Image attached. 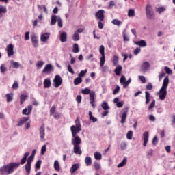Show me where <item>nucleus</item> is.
<instances>
[{
  "label": "nucleus",
  "mask_w": 175,
  "mask_h": 175,
  "mask_svg": "<svg viewBox=\"0 0 175 175\" xmlns=\"http://www.w3.org/2000/svg\"><path fill=\"white\" fill-rule=\"evenodd\" d=\"M75 125L70 126V131L72 133L71 143L74 150V154H77L78 155H81L83 151H81V148H80V144H81V138L77 135V133L81 132V124L79 118L75 121Z\"/></svg>",
  "instance_id": "f257e3e1"
},
{
  "label": "nucleus",
  "mask_w": 175,
  "mask_h": 175,
  "mask_svg": "<svg viewBox=\"0 0 175 175\" xmlns=\"http://www.w3.org/2000/svg\"><path fill=\"white\" fill-rule=\"evenodd\" d=\"M29 157V152H27L24 154L23 157L21 159L20 163H10L7 165H4L0 167V175H9L12 174L16 169L18 168L20 165H24L27 162V158Z\"/></svg>",
  "instance_id": "f03ea898"
},
{
  "label": "nucleus",
  "mask_w": 175,
  "mask_h": 175,
  "mask_svg": "<svg viewBox=\"0 0 175 175\" xmlns=\"http://www.w3.org/2000/svg\"><path fill=\"white\" fill-rule=\"evenodd\" d=\"M167 85H169V77H164L163 85L159 92V97L161 100H165L166 95H167Z\"/></svg>",
  "instance_id": "7ed1b4c3"
},
{
  "label": "nucleus",
  "mask_w": 175,
  "mask_h": 175,
  "mask_svg": "<svg viewBox=\"0 0 175 175\" xmlns=\"http://www.w3.org/2000/svg\"><path fill=\"white\" fill-rule=\"evenodd\" d=\"M81 93L83 94L84 95H88L90 94V103L92 107V109H95L96 107V103L95 101V91L90 90V88H86L83 90H81Z\"/></svg>",
  "instance_id": "20e7f679"
},
{
  "label": "nucleus",
  "mask_w": 175,
  "mask_h": 175,
  "mask_svg": "<svg viewBox=\"0 0 175 175\" xmlns=\"http://www.w3.org/2000/svg\"><path fill=\"white\" fill-rule=\"evenodd\" d=\"M36 154V149H33L32 150L31 154L27 157L26 159V164L25 165L26 174L29 175L31 174V166L32 165V162H33V159H35V154Z\"/></svg>",
  "instance_id": "39448f33"
},
{
  "label": "nucleus",
  "mask_w": 175,
  "mask_h": 175,
  "mask_svg": "<svg viewBox=\"0 0 175 175\" xmlns=\"http://www.w3.org/2000/svg\"><path fill=\"white\" fill-rule=\"evenodd\" d=\"M57 21L58 27H59V28H62L63 24L62 18H61V16L52 14L51 17V25H55V24H57Z\"/></svg>",
  "instance_id": "423d86ee"
},
{
  "label": "nucleus",
  "mask_w": 175,
  "mask_h": 175,
  "mask_svg": "<svg viewBox=\"0 0 175 175\" xmlns=\"http://www.w3.org/2000/svg\"><path fill=\"white\" fill-rule=\"evenodd\" d=\"M146 14L147 18H149V20H153L154 17H155V14H154V11L152 10V7L151 5H146Z\"/></svg>",
  "instance_id": "0eeeda50"
},
{
  "label": "nucleus",
  "mask_w": 175,
  "mask_h": 175,
  "mask_svg": "<svg viewBox=\"0 0 175 175\" xmlns=\"http://www.w3.org/2000/svg\"><path fill=\"white\" fill-rule=\"evenodd\" d=\"M99 53L101 54V57L100 59V66H103L105 62H106V57L105 56V46L100 45L99 46Z\"/></svg>",
  "instance_id": "6e6552de"
},
{
  "label": "nucleus",
  "mask_w": 175,
  "mask_h": 175,
  "mask_svg": "<svg viewBox=\"0 0 175 175\" xmlns=\"http://www.w3.org/2000/svg\"><path fill=\"white\" fill-rule=\"evenodd\" d=\"M128 111H129V108L126 107L123 109H122V113H121V124H125V121H126V117L128 116Z\"/></svg>",
  "instance_id": "1a4fd4ad"
},
{
  "label": "nucleus",
  "mask_w": 175,
  "mask_h": 175,
  "mask_svg": "<svg viewBox=\"0 0 175 175\" xmlns=\"http://www.w3.org/2000/svg\"><path fill=\"white\" fill-rule=\"evenodd\" d=\"M150 70V63L148 62H144L140 66V72L142 73H147Z\"/></svg>",
  "instance_id": "9d476101"
},
{
  "label": "nucleus",
  "mask_w": 175,
  "mask_h": 175,
  "mask_svg": "<svg viewBox=\"0 0 175 175\" xmlns=\"http://www.w3.org/2000/svg\"><path fill=\"white\" fill-rule=\"evenodd\" d=\"M53 84L55 88H58L62 85V78L59 75H56L53 79Z\"/></svg>",
  "instance_id": "9b49d317"
},
{
  "label": "nucleus",
  "mask_w": 175,
  "mask_h": 175,
  "mask_svg": "<svg viewBox=\"0 0 175 175\" xmlns=\"http://www.w3.org/2000/svg\"><path fill=\"white\" fill-rule=\"evenodd\" d=\"M31 40L33 47L38 49V47H39V39L38 36L35 34L31 35Z\"/></svg>",
  "instance_id": "f8f14e48"
},
{
  "label": "nucleus",
  "mask_w": 175,
  "mask_h": 175,
  "mask_svg": "<svg viewBox=\"0 0 175 175\" xmlns=\"http://www.w3.org/2000/svg\"><path fill=\"white\" fill-rule=\"evenodd\" d=\"M83 29L79 28L75 31L72 36V40L74 42H79V40H80V36H79V33H83Z\"/></svg>",
  "instance_id": "ddd939ff"
},
{
  "label": "nucleus",
  "mask_w": 175,
  "mask_h": 175,
  "mask_svg": "<svg viewBox=\"0 0 175 175\" xmlns=\"http://www.w3.org/2000/svg\"><path fill=\"white\" fill-rule=\"evenodd\" d=\"M95 16L97 20H100V21H103V20H105V10H98L96 13Z\"/></svg>",
  "instance_id": "4468645a"
},
{
  "label": "nucleus",
  "mask_w": 175,
  "mask_h": 175,
  "mask_svg": "<svg viewBox=\"0 0 175 175\" xmlns=\"http://www.w3.org/2000/svg\"><path fill=\"white\" fill-rule=\"evenodd\" d=\"M39 135H40V139L43 140V142H44V137L46 136V133H45L44 124H42L39 129Z\"/></svg>",
  "instance_id": "2eb2a0df"
},
{
  "label": "nucleus",
  "mask_w": 175,
  "mask_h": 175,
  "mask_svg": "<svg viewBox=\"0 0 175 175\" xmlns=\"http://www.w3.org/2000/svg\"><path fill=\"white\" fill-rule=\"evenodd\" d=\"M14 46L12 44H10L7 46V54H8V57H12V55H14Z\"/></svg>",
  "instance_id": "dca6fc26"
},
{
  "label": "nucleus",
  "mask_w": 175,
  "mask_h": 175,
  "mask_svg": "<svg viewBox=\"0 0 175 175\" xmlns=\"http://www.w3.org/2000/svg\"><path fill=\"white\" fill-rule=\"evenodd\" d=\"M50 39V33H42L40 36L41 42H46Z\"/></svg>",
  "instance_id": "f3484780"
},
{
  "label": "nucleus",
  "mask_w": 175,
  "mask_h": 175,
  "mask_svg": "<svg viewBox=\"0 0 175 175\" xmlns=\"http://www.w3.org/2000/svg\"><path fill=\"white\" fill-rule=\"evenodd\" d=\"M149 136L150 135H149L148 131H146L143 133V138H144L143 146H144V147H146L147 146V144L148 143Z\"/></svg>",
  "instance_id": "a211bd4d"
},
{
  "label": "nucleus",
  "mask_w": 175,
  "mask_h": 175,
  "mask_svg": "<svg viewBox=\"0 0 175 175\" xmlns=\"http://www.w3.org/2000/svg\"><path fill=\"white\" fill-rule=\"evenodd\" d=\"M53 70V65L51 64H46L42 70V73H50Z\"/></svg>",
  "instance_id": "6ab92c4d"
},
{
  "label": "nucleus",
  "mask_w": 175,
  "mask_h": 175,
  "mask_svg": "<svg viewBox=\"0 0 175 175\" xmlns=\"http://www.w3.org/2000/svg\"><path fill=\"white\" fill-rule=\"evenodd\" d=\"M32 105H29L27 108H25L23 110V114H24L25 116H29V114L32 113Z\"/></svg>",
  "instance_id": "aec40b11"
},
{
  "label": "nucleus",
  "mask_w": 175,
  "mask_h": 175,
  "mask_svg": "<svg viewBox=\"0 0 175 175\" xmlns=\"http://www.w3.org/2000/svg\"><path fill=\"white\" fill-rule=\"evenodd\" d=\"M134 43L137 46H139V47H146L147 46V42L144 40H141L140 41H135Z\"/></svg>",
  "instance_id": "412c9836"
},
{
  "label": "nucleus",
  "mask_w": 175,
  "mask_h": 175,
  "mask_svg": "<svg viewBox=\"0 0 175 175\" xmlns=\"http://www.w3.org/2000/svg\"><path fill=\"white\" fill-rule=\"evenodd\" d=\"M44 88H50L51 87V80L49 78H46L43 82Z\"/></svg>",
  "instance_id": "4be33fe9"
},
{
  "label": "nucleus",
  "mask_w": 175,
  "mask_h": 175,
  "mask_svg": "<svg viewBox=\"0 0 175 175\" xmlns=\"http://www.w3.org/2000/svg\"><path fill=\"white\" fill-rule=\"evenodd\" d=\"M123 40L124 42H129V33L126 32V29H124L122 31Z\"/></svg>",
  "instance_id": "5701e85b"
},
{
  "label": "nucleus",
  "mask_w": 175,
  "mask_h": 175,
  "mask_svg": "<svg viewBox=\"0 0 175 175\" xmlns=\"http://www.w3.org/2000/svg\"><path fill=\"white\" fill-rule=\"evenodd\" d=\"M111 24L116 25L117 27H121V25H122V21L116 18L111 21Z\"/></svg>",
  "instance_id": "b1692460"
},
{
  "label": "nucleus",
  "mask_w": 175,
  "mask_h": 175,
  "mask_svg": "<svg viewBox=\"0 0 175 175\" xmlns=\"http://www.w3.org/2000/svg\"><path fill=\"white\" fill-rule=\"evenodd\" d=\"M114 72H115L116 76H120L121 75V72H122V66H118L115 68Z\"/></svg>",
  "instance_id": "393cba45"
},
{
  "label": "nucleus",
  "mask_w": 175,
  "mask_h": 175,
  "mask_svg": "<svg viewBox=\"0 0 175 175\" xmlns=\"http://www.w3.org/2000/svg\"><path fill=\"white\" fill-rule=\"evenodd\" d=\"M68 35L66 34V32H62L60 35V41L62 43H64V42H66Z\"/></svg>",
  "instance_id": "a878e982"
},
{
  "label": "nucleus",
  "mask_w": 175,
  "mask_h": 175,
  "mask_svg": "<svg viewBox=\"0 0 175 175\" xmlns=\"http://www.w3.org/2000/svg\"><path fill=\"white\" fill-rule=\"evenodd\" d=\"M79 167L80 165L77 163L73 164L70 170V173L73 174V173H75V172H76Z\"/></svg>",
  "instance_id": "bb28decb"
},
{
  "label": "nucleus",
  "mask_w": 175,
  "mask_h": 175,
  "mask_svg": "<svg viewBox=\"0 0 175 175\" xmlns=\"http://www.w3.org/2000/svg\"><path fill=\"white\" fill-rule=\"evenodd\" d=\"M72 53L75 54H77V53H80V49H79V44L77 43H75L72 46Z\"/></svg>",
  "instance_id": "cd10ccee"
},
{
  "label": "nucleus",
  "mask_w": 175,
  "mask_h": 175,
  "mask_svg": "<svg viewBox=\"0 0 175 175\" xmlns=\"http://www.w3.org/2000/svg\"><path fill=\"white\" fill-rule=\"evenodd\" d=\"M28 120H29V118H28V117L23 118L21 120H19V122L18 123V126H23V125H24V124H25V122H27V121H28Z\"/></svg>",
  "instance_id": "c85d7f7f"
},
{
  "label": "nucleus",
  "mask_w": 175,
  "mask_h": 175,
  "mask_svg": "<svg viewBox=\"0 0 175 175\" xmlns=\"http://www.w3.org/2000/svg\"><path fill=\"white\" fill-rule=\"evenodd\" d=\"M53 167L55 170H56V172H59V170L61 169V167L59 166V162L58 161V160H55L54 161Z\"/></svg>",
  "instance_id": "c756f323"
},
{
  "label": "nucleus",
  "mask_w": 175,
  "mask_h": 175,
  "mask_svg": "<svg viewBox=\"0 0 175 175\" xmlns=\"http://www.w3.org/2000/svg\"><path fill=\"white\" fill-rule=\"evenodd\" d=\"M89 120H90V121H92L94 123L98 122V118H96L94 117V116H92V112L91 111H89Z\"/></svg>",
  "instance_id": "7c9ffc66"
},
{
  "label": "nucleus",
  "mask_w": 175,
  "mask_h": 175,
  "mask_svg": "<svg viewBox=\"0 0 175 175\" xmlns=\"http://www.w3.org/2000/svg\"><path fill=\"white\" fill-rule=\"evenodd\" d=\"M85 163L86 166H91L92 163V159L90 157H86L85 159Z\"/></svg>",
  "instance_id": "2f4dec72"
},
{
  "label": "nucleus",
  "mask_w": 175,
  "mask_h": 175,
  "mask_svg": "<svg viewBox=\"0 0 175 175\" xmlns=\"http://www.w3.org/2000/svg\"><path fill=\"white\" fill-rule=\"evenodd\" d=\"M94 156L96 161H100V159H102V154H100L99 152H94Z\"/></svg>",
  "instance_id": "473e14b6"
},
{
  "label": "nucleus",
  "mask_w": 175,
  "mask_h": 175,
  "mask_svg": "<svg viewBox=\"0 0 175 175\" xmlns=\"http://www.w3.org/2000/svg\"><path fill=\"white\" fill-rule=\"evenodd\" d=\"M81 83H83V79H81V77H79L74 79L75 85H79Z\"/></svg>",
  "instance_id": "72a5a7b5"
},
{
  "label": "nucleus",
  "mask_w": 175,
  "mask_h": 175,
  "mask_svg": "<svg viewBox=\"0 0 175 175\" xmlns=\"http://www.w3.org/2000/svg\"><path fill=\"white\" fill-rule=\"evenodd\" d=\"M101 107L103 109V110H109L110 107H109V104H107V102L104 101L101 104Z\"/></svg>",
  "instance_id": "f704fd0d"
},
{
  "label": "nucleus",
  "mask_w": 175,
  "mask_h": 175,
  "mask_svg": "<svg viewBox=\"0 0 175 175\" xmlns=\"http://www.w3.org/2000/svg\"><path fill=\"white\" fill-rule=\"evenodd\" d=\"M126 157H124L122 162L117 165V167H123V166H125L126 165Z\"/></svg>",
  "instance_id": "c9c22d12"
},
{
  "label": "nucleus",
  "mask_w": 175,
  "mask_h": 175,
  "mask_svg": "<svg viewBox=\"0 0 175 175\" xmlns=\"http://www.w3.org/2000/svg\"><path fill=\"white\" fill-rule=\"evenodd\" d=\"M145 98H146V105L150 103V93L148 92H145Z\"/></svg>",
  "instance_id": "e433bc0d"
},
{
  "label": "nucleus",
  "mask_w": 175,
  "mask_h": 175,
  "mask_svg": "<svg viewBox=\"0 0 175 175\" xmlns=\"http://www.w3.org/2000/svg\"><path fill=\"white\" fill-rule=\"evenodd\" d=\"M27 100V95L21 94L20 96V103L23 105Z\"/></svg>",
  "instance_id": "4c0bfd02"
},
{
  "label": "nucleus",
  "mask_w": 175,
  "mask_h": 175,
  "mask_svg": "<svg viewBox=\"0 0 175 175\" xmlns=\"http://www.w3.org/2000/svg\"><path fill=\"white\" fill-rule=\"evenodd\" d=\"M131 81H132V79L129 78L127 81L123 83V88H128V86L131 84Z\"/></svg>",
  "instance_id": "58836bf2"
},
{
  "label": "nucleus",
  "mask_w": 175,
  "mask_h": 175,
  "mask_svg": "<svg viewBox=\"0 0 175 175\" xmlns=\"http://www.w3.org/2000/svg\"><path fill=\"white\" fill-rule=\"evenodd\" d=\"M7 102H12L13 100V93L6 94Z\"/></svg>",
  "instance_id": "ea45409f"
},
{
  "label": "nucleus",
  "mask_w": 175,
  "mask_h": 175,
  "mask_svg": "<svg viewBox=\"0 0 175 175\" xmlns=\"http://www.w3.org/2000/svg\"><path fill=\"white\" fill-rule=\"evenodd\" d=\"M0 70H1V73H5L6 71L8 70V68H6V67L5 66V64H3L1 65L0 66Z\"/></svg>",
  "instance_id": "a19ab883"
},
{
  "label": "nucleus",
  "mask_w": 175,
  "mask_h": 175,
  "mask_svg": "<svg viewBox=\"0 0 175 175\" xmlns=\"http://www.w3.org/2000/svg\"><path fill=\"white\" fill-rule=\"evenodd\" d=\"M100 68H101V70H102V72H103V73H107V72H109V66L103 65V66H100Z\"/></svg>",
  "instance_id": "79ce46f5"
},
{
  "label": "nucleus",
  "mask_w": 175,
  "mask_h": 175,
  "mask_svg": "<svg viewBox=\"0 0 175 175\" xmlns=\"http://www.w3.org/2000/svg\"><path fill=\"white\" fill-rule=\"evenodd\" d=\"M133 136V131H129L126 134V137L128 140H132V137Z\"/></svg>",
  "instance_id": "37998d69"
},
{
  "label": "nucleus",
  "mask_w": 175,
  "mask_h": 175,
  "mask_svg": "<svg viewBox=\"0 0 175 175\" xmlns=\"http://www.w3.org/2000/svg\"><path fill=\"white\" fill-rule=\"evenodd\" d=\"M94 166L96 170H99L100 169V163L98 161H94Z\"/></svg>",
  "instance_id": "c03bdc74"
},
{
  "label": "nucleus",
  "mask_w": 175,
  "mask_h": 175,
  "mask_svg": "<svg viewBox=\"0 0 175 175\" xmlns=\"http://www.w3.org/2000/svg\"><path fill=\"white\" fill-rule=\"evenodd\" d=\"M87 72H88V70L85 69V70H81L80 73L78 75L79 77H84L85 75H87Z\"/></svg>",
  "instance_id": "a18cd8bd"
},
{
  "label": "nucleus",
  "mask_w": 175,
  "mask_h": 175,
  "mask_svg": "<svg viewBox=\"0 0 175 175\" xmlns=\"http://www.w3.org/2000/svg\"><path fill=\"white\" fill-rule=\"evenodd\" d=\"M8 12V10L6 9V6L0 5V14H5Z\"/></svg>",
  "instance_id": "49530a36"
},
{
  "label": "nucleus",
  "mask_w": 175,
  "mask_h": 175,
  "mask_svg": "<svg viewBox=\"0 0 175 175\" xmlns=\"http://www.w3.org/2000/svg\"><path fill=\"white\" fill-rule=\"evenodd\" d=\"M118 59H119L118 56L117 55L113 56V65L117 66L118 64Z\"/></svg>",
  "instance_id": "de8ad7c7"
},
{
  "label": "nucleus",
  "mask_w": 175,
  "mask_h": 175,
  "mask_svg": "<svg viewBox=\"0 0 175 175\" xmlns=\"http://www.w3.org/2000/svg\"><path fill=\"white\" fill-rule=\"evenodd\" d=\"M164 10H165L164 7H160L157 8L156 12H157L159 14H161V13H163Z\"/></svg>",
  "instance_id": "09e8293b"
},
{
  "label": "nucleus",
  "mask_w": 175,
  "mask_h": 175,
  "mask_svg": "<svg viewBox=\"0 0 175 175\" xmlns=\"http://www.w3.org/2000/svg\"><path fill=\"white\" fill-rule=\"evenodd\" d=\"M44 65V62H43V61H39L36 64V66H37V68H38V69H40L42 68V66H43Z\"/></svg>",
  "instance_id": "8fccbe9b"
},
{
  "label": "nucleus",
  "mask_w": 175,
  "mask_h": 175,
  "mask_svg": "<svg viewBox=\"0 0 175 175\" xmlns=\"http://www.w3.org/2000/svg\"><path fill=\"white\" fill-rule=\"evenodd\" d=\"M164 69L167 75H172L173 73L172 69H170V68L168 66H165Z\"/></svg>",
  "instance_id": "3c124183"
},
{
  "label": "nucleus",
  "mask_w": 175,
  "mask_h": 175,
  "mask_svg": "<svg viewBox=\"0 0 175 175\" xmlns=\"http://www.w3.org/2000/svg\"><path fill=\"white\" fill-rule=\"evenodd\" d=\"M12 66L15 69H18V68H20V63L17 62H12Z\"/></svg>",
  "instance_id": "603ef678"
},
{
  "label": "nucleus",
  "mask_w": 175,
  "mask_h": 175,
  "mask_svg": "<svg viewBox=\"0 0 175 175\" xmlns=\"http://www.w3.org/2000/svg\"><path fill=\"white\" fill-rule=\"evenodd\" d=\"M135 16V10L131 9L128 12V16L129 17H133Z\"/></svg>",
  "instance_id": "864d4df0"
},
{
  "label": "nucleus",
  "mask_w": 175,
  "mask_h": 175,
  "mask_svg": "<svg viewBox=\"0 0 175 175\" xmlns=\"http://www.w3.org/2000/svg\"><path fill=\"white\" fill-rule=\"evenodd\" d=\"M154 107H155V100H152L148 109V110H151V109H154Z\"/></svg>",
  "instance_id": "5fc2aeb1"
},
{
  "label": "nucleus",
  "mask_w": 175,
  "mask_h": 175,
  "mask_svg": "<svg viewBox=\"0 0 175 175\" xmlns=\"http://www.w3.org/2000/svg\"><path fill=\"white\" fill-rule=\"evenodd\" d=\"M153 152L154 151L152 149H150L146 154L147 158H151V157H152Z\"/></svg>",
  "instance_id": "6e6d98bb"
},
{
  "label": "nucleus",
  "mask_w": 175,
  "mask_h": 175,
  "mask_svg": "<svg viewBox=\"0 0 175 175\" xmlns=\"http://www.w3.org/2000/svg\"><path fill=\"white\" fill-rule=\"evenodd\" d=\"M42 165V160H38L36 163V169H40Z\"/></svg>",
  "instance_id": "4d7b16f0"
},
{
  "label": "nucleus",
  "mask_w": 175,
  "mask_h": 175,
  "mask_svg": "<svg viewBox=\"0 0 175 175\" xmlns=\"http://www.w3.org/2000/svg\"><path fill=\"white\" fill-rule=\"evenodd\" d=\"M46 146L43 145L41 148V155H44V152H46Z\"/></svg>",
  "instance_id": "13d9d810"
},
{
  "label": "nucleus",
  "mask_w": 175,
  "mask_h": 175,
  "mask_svg": "<svg viewBox=\"0 0 175 175\" xmlns=\"http://www.w3.org/2000/svg\"><path fill=\"white\" fill-rule=\"evenodd\" d=\"M165 72H161L159 75V81H162V79H163V77H165Z\"/></svg>",
  "instance_id": "bf43d9fd"
},
{
  "label": "nucleus",
  "mask_w": 175,
  "mask_h": 175,
  "mask_svg": "<svg viewBox=\"0 0 175 175\" xmlns=\"http://www.w3.org/2000/svg\"><path fill=\"white\" fill-rule=\"evenodd\" d=\"M17 88H18V82H17V81H15L12 85V89L17 90Z\"/></svg>",
  "instance_id": "052dcab7"
},
{
  "label": "nucleus",
  "mask_w": 175,
  "mask_h": 175,
  "mask_svg": "<svg viewBox=\"0 0 175 175\" xmlns=\"http://www.w3.org/2000/svg\"><path fill=\"white\" fill-rule=\"evenodd\" d=\"M138 77L143 84H146V77L144 76L139 75Z\"/></svg>",
  "instance_id": "680f3d73"
},
{
  "label": "nucleus",
  "mask_w": 175,
  "mask_h": 175,
  "mask_svg": "<svg viewBox=\"0 0 175 175\" xmlns=\"http://www.w3.org/2000/svg\"><path fill=\"white\" fill-rule=\"evenodd\" d=\"M125 81H126V78H125V76L122 75V77L120 79V84H124Z\"/></svg>",
  "instance_id": "e2e57ef3"
},
{
  "label": "nucleus",
  "mask_w": 175,
  "mask_h": 175,
  "mask_svg": "<svg viewBox=\"0 0 175 175\" xmlns=\"http://www.w3.org/2000/svg\"><path fill=\"white\" fill-rule=\"evenodd\" d=\"M121 150H126V142H121L120 144Z\"/></svg>",
  "instance_id": "0e129e2a"
},
{
  "label": "nucleus",
  "mask_w": 175,
  "mask_h": 175,
  "mask_svg": "<svg viewBox=\"0 0 175 175\" xmlns=\"http://www.w3.org/2000/svg\"><path fill=\"white\" fill-rule=\"evenodd\" d=\"M113 6H116V1H111L109 4V9H111Z\"/></svg>",
  "instance_id": "69168bd1"
},
{
  "label": "nucleus",
  "mask_w": 175,
  "mask_h": 175,
  "mask_svg": "<svg viewBox=\"0 0 175 175\" xmlns=\"http://www.w3.org/2000/svg\"><path fill=\"white\" fill-rule=\"evenodd\" d=\"M140 51H142V49L139 47H137L135 50H134V54L135 55H137V54H139V53H140Z\"/></svg>",
  "instance_id": "338daca9"
},
{
  "label": "nucleus",
  "mask_w": 175,
  "mask_h": 175,
  "mask_svg": "<svg viewBox=\"0 0 175 175\" xmlns=\"http://www.w3.org/2000/svg\"><path fill=\"white\" fill-rule=\"evenodd\" d=\"M171 125L173 126V128H175V115L172 116V120L171 122Z\"/></svg>",
  "instance_id": "774afa93"
}]
</instances>
